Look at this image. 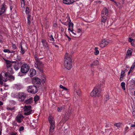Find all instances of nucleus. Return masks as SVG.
Returning a JSON list of instances; mask_svg holds the SVG:
<instances>
[{"label": "nucleus", "mask_w": 135, "mask_h": 135, "mask_svg": "<svg viewBox=\"0 0 135 135\" xmlns=\"http://www.w3.org/2000/svg\"><path fill=\"white\" fill-rule=\"evenodd\" d=\"M53 45H54V46H55V47H56V48H59V46H58L57 45H56V44H53Z\"/></svg>", "instance_id": "obj_53"}, {"label": "nucleus", "mask_w": 135, "mask_h": 135, "mask_svg": "<svg viewBox=\"0 0 135 135\" xmlns=\"http://www.w3.org/2000/svg\"><path fill=\"white\" fill-rule=\"evenodd\" d=\"M68 19H70V21L69 22V28L68 29V30L69 32H70V31L72 30L71 29H73V24L71 22V20L70 19V17H69L68 18Z\"/></svg>", "instance_id": "obj_21"}, {"label": "nucleus", "mask_w": 135, "mask_h": 135, "mask_svg": "<svg viewBox=\"0 0 135 135\" xmlns=\"http://www.w3.org/2000/svg\"><path fill=\"white\" fill-rule=\"evenodd\" d=\"M47 38L48 41L49 42L52 44L54 43L55 39L52 35L51 34L50 35H49Z\"/></svg>", "instance_id": "obj_20"}, {"label": "nucleus", "mask_w": 135, "mask_h": 135, "mask_svg": "<svg viewBox=\"0 0 135 135\" xmlns=\"http://www.w3.org/2000/svg\"><path fill=\"white\" fill-rule=\"evenodd\" d=\"M15 52V51H10V53H14Z\"/></svg>", "instance_id": "obj_63"}, {"label": "nucleus", "mask_w": 135, "mask_h": 135, "mask_svg": "<svg viewBox=\"0 0 135 135\" xmlns=\"http://www.w3.org/2000/svg\"><path fill=\"white\" fill-rule=\"evenodd\" d=\"M121 124L119 123H116L114 124V126L118 127H119L120 126Z\"/></svg>", "instance_id": "obj_42"}, {"label": "nucleus", "mask_w": 135, "mask_h": 135, "mask_svg": "<svg viewBox=\"0 0 135 135\" xmlns=\"http://www.w3.org/2000/svg\"><path fill=\"white\" fill-rule=\"evenodd\" d=\"M133 70V69H131V68H130L128 72V74L129 75L130 74V73L132 72V71Z\"/></svg>", "instance_id": "obj_50"}, {"label": "nucleus", "mask_w": 135, "mask_h": 135, "mask_svg": "<svg viewBox=\"0 0 135 135\" xmlns=\"http://www.w3.org/2000/svg\"><path fill=\"white\" fill-rule=\"evenodd\" d=\"M108 43L109 42L107 40L105 39H103L99 42L98 45L100 47L103 48L107 45Z\"/></svg>", "instance_id": "obj_14"}, {"label": "nucleus", "mask_w": 135, "mask_h": 135, "mask_svg": "<svg viewBox=\"0 0 135 135\" xmlns=\"http://www.w3.org/2000/svg\"><path fill=\"white\" fill-rule=\"evenodd\" d=\"M25 2H21V6L22 7H24L25 6Z\"/></svg>", "instance_id": "obj_44"}, {"label": "nucleus", "mask_w": 135, "mask_h": 135, "mask_svg": "<svg viewBox=\"0 0 135 135\" xmlns=\"http://www.w3.org/2000/svg\"><path fill=\"white\" fill-rule=\"evenodd\" d=\"M12 124L14 126L16 127H17V126H18V124H17V122L16 121H14L12 122Z\"/></svg>", "instance_id": "obj_43"}, {"label": "nucleus", "mask_w": 135, "mask_h": 135, "mask_svg": "<svg viewBox=\"0 0 135 135\" xmlns=\"http://www.w3.org/2000/svg\"><path fill=\"white\" fill-rule=\"evenodd\" d=\"M44 66V64L39 60L36 61V63H35V66L36 68H38L40 71H42V68Z\"/></svg>", "instance_id": "obj_10"}, {"label": "nucleus", "mask_w": 135, "mask_h": 135, "mask_svg": "<svg viewBox=\"0 0 135 135\" xmlns=\"http://www.w3.org/2000/svg\"><path fill=\"white\" fill-rule=\"evenodd\" d=\"M64 65L65 68L67 69L70 70L72 68V60L70 57L68 56V53H66L65 56Z\"/></svg>", "instance_id": "obj_2"}, {"label": "nucleus", "mask_w": 135, "mask_h": 135, "mask_svg": "<svg viewBox=\"0 0 135 135\" xmlns=\"http://www.w3.org/2000/svg\"><path fill=\"white\" fill-rule=\"evenodd\" d=\"M39 99V97L36 95L34 97V100L35 103H36L37 101Z\"/></svg>", "instance_id": "obj_33"}, {"label": "nucleus", "mask_w": 135, "mask_h": 135, "mask_svg": "<svg viewBox=\"0 0 135 135\" xmlns=\"http://www.w3.org/2000/svg\"><path fill=\"white\" fill-rule=\"evenodd\" d=\"M64 28L62 27L61 28V30L62 32H64Z\"/></svg>", "instance_id": "obj_52"}, {"label": "nucleus", "mask_w": 135, "mask_h": 135, "mask_svg": "<svg viewBox=\"0 0 135 135\" xmlns=\"http://www.w3.org/2000/svg\"><path fill=\"white\" fill-rule=\"evenodd\" d=\"M28 74L30 77H32L36 74V71L33 69H31L29 71Z\"/></svg>", "instance_id": "obj_17"}, {"label": "nucleus", "mask_w": 135, "mask_h": 135, "mask_svg": "<svg viewBox=\"0 0 135 135\" xmlns=\"http://www.w3.org/2000/svg\"><path fill=\"white\" fill-rule=\"evenodd\" d=\"M108 10L106 8H104L102 11L101 15L108 16Z\"/></svg>", "instance_id": "obj_19"}, {"label": "nucleus", "mask_w": 135, "mask_h": 135, "mask_svg": "<svg viewBox=\"0 0 135 135\" xmlns=\"http://www.w3.org/2000/svg\"><path fill=\"white\" fill-rule=\"evenodd\" d=\"M132 114L133 116H134L135 117V111H133L132 112Z\"/></svg>", "instance_id": "obj_58"}, {"label": "nucleus", "mask_w": 135, "mask_h": 135, "mask_svg": "<svg viewBox=\"0 0 135 135\" xmlns=\"http://www.w3.org/2000/svg\"><path fill=\"white\" fill-rule=\"evenodd\" d=\"M17 59L19 61H20L21 60V58L20 57H18L17 58Z\"/></svg>", "instance_id": "obj_57"}, {"label": "nucleus", "mask_w": 135, "mask_h": 135, "mask_svg": "<svg viewBox=\"0 0 135 135\" xmlns=\"http://www.w3.org/2000/svg\"><path fill=\"white\" fill-rule=\"evenodd\" d=\"M33 101V98H31L29 99L26 100L25 101V102L26 104H30L32 103Z\"/></svg>", "instance_id": "obj_25"}, {"label": "nucleus", "mask_w": 135, "mask_h": 135, "mask_svg": "<svg viewBox=\"0 0 135 135\" xmlns=\"http://www.w3.org/2000/svg\"><path fill=\"white\" fill-rule=\"evenodd\" d=\"M24 118V117L22 114H18L16 117V119L17 122L18 123H20Z\"/></svg>", "instance_id": "obj_16"}, {"label": "nucleus", "mask_w": 135, "mask_h": 135, "mask_svg": "<svg viewBox=\"0 0 135 135\" xmlns=\"http://www.w3.org/2000/svg\"><path fill=\"white\" fill-rule=\"evenodd\" d=\"M100 85L95 87L90 93V96L94 97H99L101 95Z\"/></svg>", "instance_id": "obj_3"}, {"label": "nucleus", "mask_w": 135, "mask_h": 135, "mask_svg": "<svg viewBox=\"0 0 135 135\" xmlns=\"http://www.w3.org/2000/svg\"><path fill=\"white\" fill-rule=\"evenodd\" d=\"M27 91L29 93L35 94L37 92V89L36 86H30L27 88Z\"/></svg>", "instance_id": "obj_7"}, {"label": "nucleus", "mask_w": 135, "mask_h": 135, "mask_svg": "<svg viewBox=\"0 0 135 135\" xmlns=\"http://www.w3.org/2000/svg\"><path fill=\"white\" fill-rule=\"evenodd\" d=\"M126 71V69L124 71H122L120 74V77L119 78V80L120 81L123 80V77L124 76V73Z\"/></svg>", "instance_id": "obj_24"}, {"label": "nucleus", "mask_w": 135, "mask_h": 135, "mask_svg": "<svg viewBox=\"0 0 135 135\" xmlns=\"http://www.w3.org/2000/svg\"><path fill=\"white\" fill-rule=\"evenodd\" d=\"M3 51L4 52H8V53H10V51L8 49H4L3 50Z\"/></svg>", "instance_id": "obj_39"}, {"label": "nucleus", "mask_w": 135, "mask_h": 135, "mask_svg": "<svg viewBox=\"0 0 135 135\" xmlns=\"http://www.w3.org/2000/svg\"><path fill=\"white\" fill-rule=\"evenodd\" d=\"M63 3L65 4H70L74 2L73 0H63Z\"/></svg>", "instance_id": "obj_23"}, {"label": "nucleus", "mask_w": 135, "mask_h": 135, "mask_svg": "<svg viewBox=\"0 0 135 135\" xmlns=\"http://www.w3.org/2000/svg\"><path fill=\"white\" fill-rule=\"evenodd\" d=\"M73 29L70 30V31L71 32V33H72V34H73L74 35L73 36L74 37H77V36H76L77 34L76 33H74V32H73Z\"/></svg>", "instance_id": "obj_35"}, {"label": "nucleus", "mask_w": 135, "mask_h": 135, "mask_svg": "<svg viewBox=\"0 0 135 135\" xmlns=\"http://www.w3.org/2000/svg\"><path fill=\"white\" fill-rule=\"evenodd\" d=\"M31 16L29 15H28L27 16V23L28 25H30L31 23Z\"/></svg>", "instance_id": "obj_28"}, {"label": "nucleus", "mask_w": 135, "mask_h": 135, "mask_svg": "<svg viewBox=\"0 0 135 135\" xmlns=\"http://www.w3.org/2000/svg\"><path fill=\"white\" fill-rule=\"evenodd\" d=\"M7 109L8 110H10L12 111H13L15 110V108L14 107L13 108H10L8 107L7 108Z\"/></svg>", "instance_id": "obj_37"}, {"label": "nucleus", "mask_w": 135, "mask_h": 135, "mask_svg": "<svg viewBox=\"0 0 135 135\" xmlns=\"http://www.w3.org/2000/svg\"><path fill=\"white\" fill-rule=\"evenodd\" d=\"M35 59L36 61L38 60L39 59L38 58V56L37 54H36L34 55Z\"/></svg>", "instance_id": "obj_41"}, {"label": "nucleus", "mask_w": 135, "mask_h": 135, "mask_svg": "<svg viewBox=\"0 0 135 135\" xmlns=\"http://www.w3.org/2000/svg\"><path fill=\"white\" fill-rule=\"evenodd\" d=\"M70 115V114L68 113L67 112H66L65 116V119L66 121L68 120L69 118Z\"/></svg>", "instance_id": "obj_27"}, {"label": "nucleus", "mask_w": 135, "mask_h": 135, "mask_svg": "<svg viewBox=\"0 0 135 135\" xmlns=\"http://www.w3.org/2000/svg\"><path fill=\"white\" fill-rule=\"evenodd\" d=\"M114 4L115 5L117 6H118L117 5V2L115 1H114Z\"/></svg>", "instance_id": "obj_61"}, {"label": "nucleus", "mask_w": 135, "mask_h": 135, "mask_svg": "<svg viewBox=\"0 0 135 135\" xmlns=\"http://www.w3.org/2000/svg\"><path fill=\"white\" fill-rule=\"evenodd\" d=\"M131 45L133 46H135V43H134V41H133L131 42Z\"/></svg>", "instance_id": "obj_48"}, {"label": "nucleus", "mask_w": 135, "mask_h": 135, "mask_svg": "<svg viewBox=\"0 0 135 135\" xmlns=\"http://www.w3.org/2000/svg\"><path fill=\"white\" fill-rule=\"evenodd\" d=\"M68 38L69 41H70L71 40V38H70L69 36L68 37Z\"/></svg>", "instance_id": "obj_59"}, {"label": "nucleus", "mask_w": 135, "mask_h": 135, "mask_svg": "<svg viewBox=\"0 0 135 135\" xmlns=\"http://www.w3.org/2000/svg\"><path fill=\"white\" fill-rule=\"evenodd\" d=\"M21 50L20 51V52L22 54H23L25 53V51L23 48L22 47V46H21Z\"/></svg>", "instance_id": "obj_34"}, {"label": "nucleus", "mask_w": 135, "mask_h": 135, "mask_svg": "<svg viewBox=\"0 0 135 135\" xmlns=\"http://www.w3.org/2000/svg\"><path fill=\"white\" fill-rule=\"evenodd\" d=\"M41 42L43 48L46 49V52H48L49 50L50 47L46 40L44 39H42L41 40Z\"/></svg>", "instance_id": "obj_11"}, {"label": "nucleus", "mask_w": 135, "mask_h": 135, "mask_svg": "<svg viewBox=\"0 0 135 135\" xmlns=\"http://www.w3.org/2000/svg\"><path fill=\"white\" fill-rule=\"evenodd\" d=\"M98 48L97 47H95V51L94 53L95 55H97L99 53V51L98 50Z\"/></svg>", "instance_id": "obj_30"}, {"label": "nucleus", "mask_w": 135, "mask_h": 135, "mask_svg": "<svg viewBox=\"0 0 135 135\" xmlns=\"http://www.w3.org/2000/svg\"><path fill=\"white\" fill-rule=\"evenodd\" d=\"M31 106L30 105H25L23 108L24 111L25 112L24 115H28L31 114L32 112V110L31 109Z\"/></svg>", "instance_id": "obj_5"}, {"label": "nucleus", "mask_w": 135, "mask_h": 135, "mask_svg": "<svg viewBox=\"0 0 135 135\" xmlns=\"http://www.w3.org/2000/svg\"><path fill=\"white\" fill-rule=\"evenodd\" d=\"M17 96L18 97L19 101L23 102L24 100L26 98L27 95L25 93L20 92L18 93Z\"/></svg>", "instance_id": "obj_9"}, {"label": "nucleus", "mask_w": 135, "mask_h": 135, "mask_svg": "<svg viewBox=\"0 0 135 135\" xmlns=\"http://www.w3.org/2000/svg\"><path fill=\"white\" fill-rule=\"evenodd\" d=\"M102 18H101V22L105 23L106 21L107 18V16L101 15Z\"/></svg>", "instance_id": "obj_26"}, {"label": "nucleus", "mask_w": 135, "mask_h": 135, "mask_svg": "<svg viewBox=\"0 0 135 135\" xmlns=\"http://www.w3.org/2000/svg\"><path fill=\"white\" fill-rule=\"evenodd\" d=\"M73 88L74 90V93L77 94L79 96L81 94L80 89L79 88V86L76 83H75L73 85Z\"/></svg>", "instance_id": "obj_12"}, {"label": "nucleus", "mask_w": 135, "mask_h": 135, "mask_svg": "<svg viewBox=\"0 0 135 135\" xmlns=\"http://www.w3.org/2000/svg\"><path fill=\"white\" fill-rule=\"evenodd\" d=\"M17 133H14L13 132V133H12L10 135H17Z\"/></svg>", "instance_id": "obj_55"}, {"label": "nucleus", "mask_w": 135, "mask_h": 135, "mask_svg": "<svg viewBox=\"0 0 135 135\" xmlns=\"http://www.w3.org/2000/svg\"><path fill=\"white\" fill-rule=\"evenodd\" d=\"M21 2H25V0H21Z\"/></svg>", "instance_id": "obj_64"}, {"label": "nucleus", "mask_w": 135, "mask_h": 135, "mask_svg": "<svg viewBox=\"0 0 135 135\" xmlns=\"http://www.w3.org/2000/svg\"><path fill=\"white\" fill-rule=\"evenodd\" d=\"M60 88H62L64 90H68V89L67 88H66L64 86H63L62 85H60Z\"/></svg>", "instance_id": "obj_40"}, {"label": "nucleus", "mask_w": 135, "mask_h": 135, "mask_svg": "<svg viewBox=\"0 0 135 135\" xmlns=\"http://www.w3.org/2000/svg\"><path fill=\"white\" fill-rule=\"evenodd\" d=\"M132 52L129 49L127 51V53L126 55V57L129 56L130 57L132 55Z\"/></svg>", "instance_id": "obj_29"}, {"label": "nucleus", "mask_w": 135, "mask_h": 135, "mask_svg": "<svg viewBox=\"0 0 135 135\" xmlns=\"http://www.w3.org/2000/svg\"><path fill=\"white\" fill-rule=\"evenodd\" d=\"M63 108L62 107H59L57 108V111L58 112H60L61 110Z\"/></svg>", "instance_id": "obj_38"}, {"label": "nucleus", "mask_w": 135, "mask_h": 135, "mask_svg": "<svg viewBox=\"0 0 135 135\" xmlns=\"http://www.w3.org/2000/svg\"><path fill=\"white\" fill-rule=\"evenodd\" d=\"M25 12L26 13L27 15H29L30 12V11L29 8L28 7H26Z\"/></svg>", "instance_id": "obj_32"}, {"label": "nucleus", "mask_w": 135, "mask_h": 135, "mask_svg": "<svg viewBox=\"0 0 135 135\" xmlns=\"http://www.w3.org/2000/svg\"><path fill=\"white\" fill-rule=\"evenodd\" d=\"M7 8V6L5 4L3 3L1 5L0 8V16L5 14Z\"/></svg>", "instance_id": "obj_13"}, {"label": "nucleus", "mask_w": 135, "mask_h": 135, "mask_svg": "<svg viewBox=\"0 0 135 135\" xmlns=\"http://www.w3.org/2000/svg\"><path fill=\"white\" fill-rule=\"evenodd\" d=\"M32 82L34 85L40 84L41 83V80L39 78L35 77L32 78Z\"/></svg>", "instance_id": "obj_15"}, {"label": "nucleus", "mask_w": 135, "mask_h": 135, "mask_svg": "<svg viewBox=\"0 0 135 135\" xmlns=\"http://www.w3.org/2000/svg\"><path fill=\"white\" fill-rule=\"evenodd\" d=\"M131 127H135V125H134V124H131Z\"/></svg>", "instance_id": "obj_54"}, {"label": "nucleus", "mask_w": 135, "mask_h": 135, "mask_svg": "<svg viewBox=\"0 0 135 135\" xmlns=\"http://www.w3.org/2000/svg\"><path fill=\"white\" fill-rule=\"evenodd\" d=\"M5 75L3 74V75L2 74V72L1 73V75H0V84L2 85L3 84V81H4V82H6L7 80H9L10 81H13L14 80H11V79H10L11 78L9 77H10V76H8V77H7V76H5V77H4L5 76Z\"/></svg>", "instance_id": "obj_6"}, {"label": "nucleus", "mask_w": 135, "mask_h": 135, "mask_svg": "<svg viewBox=\"0 0 135 135\" xmlns=\"http://www.w3.org/2000/svg\"><path fill=\"white\" fill-rule=\"evenodd\" d=\"M48 121L50 124L49 132H52L55 128V121L54 117L51 115H49L48 117Z\"/></svg>", "instance_id": "obj_4"}, {"label": "nucleus", "mask_w": 135, "mask_h": 135, "mask_svg": "<svg viewBox=\"0 0 135 135\" xmlns=\"http://www.w3.org/2000/svg\"><path fill=\"white\" fill-rule=\"evenodd\" d=\"M12 48L13 49L15 50L17 48V47L15 45H13L12 46Z\"/></svg>", "instance_id": "obj_47"}, {"label": "nucleus", "mask_w": 135, "mask_h": 135, "mask_svg": "<svg viewBox=\"0 0 135 135\" xmlns=\"http://www.w3.org/2000/svg\"><path fill=\"white\" fill-rule=\"evenodd\" d=\"M129 128L128 127H126L125 128V130H127Z\"/></svg>", "instance_id": "obj_62"}, {"label": "nucleus", "mask_w": 135, "mask_h": 135, "mask_svg": "<svg viewBox=\"0 0 135 135\" xmlns=\"http://www.w3.org/2000/svg\"><path fill=\"white\" fill-rule=\"evenodd\" d=\"M128 41L131 43L133 41H134V40L131 38H128Z\"/></svg>", "instance_id": "obj_45"}, {"label": "nucleus", "mask_w": 135, "mask_h": 135, "mask_svg": "<svg viewBox=\"0 0 135 135\" xmlns=\"http://www.w3.org/2000/svg\"><path fill=\"white\" fill-rule=\"evenodd\" d=\"M99 64L98 61V60H95L90 65V67L91 68H94V66H96Z\"/></svg>", "instance_id": "obj_22"}, {"label": "nucleus", "mask_w": 135, "mask_h": 135, "mask_svg": "<svg viewBox=\"0 0 135 135\" xmlns=\"http://www.w3.org/2000/svg\"><path fill=\"white\" fill-rule=\"evenodd\" d=\"M45 80L46 78L44 77V79H42V83L43 84H44L45 83Z\"/></svg>", "instance_id": "obj_49"}, {"label": "nucleus", "mask_w": 135, "mask_h": 135, "mask_svg": "<svg viewBox=\"0 0 135 135\" xmlns=\"http://www.w3.org/2000/svg\"><path fill=\"white\" fill-rule=\"evenodd\" d=\"M109 99V97L108 96H107L106 97L105 100L107 101Z\"/></svg>", "instance_id": "obj_56"}, {"label": "nucleus", "mask_w": 135, "mask_h": 135, "mask_svg": "<svg viewBox=\"0 0 135 135\" xmlns=\"http://www.w3.org/2000/svg\"><path fill=\"white\" fill-rule=\"evenodd\" d=\"M81 30L80 28H79L78 30V33H79L81 32Z\"/></svg>", "instance_id": "obj_51"}, {"label": "nucleus", "mask_w": 135, "mask_h": 135, "mask_svg": "<svg viewBox=\"0 0 135 135\" xmlns=\"http://www.w3.org/2000/svg\"><path fill=\"white\" fill-rule=\"evenodd\" d=\"M5 62L6 64V67L7 68V72H6L4 71L2 72V74L5 75V76L8 77L10 76L9 78H11V80H14L15 78L12 74L14 73V72L12 68V65L14 63V61H11L9 60H5ZM4 77H5V76Z\"/></svg>", "instance_id": "obj_1"}, {"label": "nucleus", "mask_w": 135, "mask_h": 135, "mask_svg": "<svg viewBox=\"0 0 135 135\" xmlns=\"http://www.w3.org/2000/svg\"><path fill=\"white\" fill-rule=\"evenodd\" d=\"M3 103L1 101H0V106L3 105Z\"/></svg>", "instance_id": "obj_60"}, {"label": "nucleus", "mask_w": 135, "mask_h": 135, "mask_svg": "<svg viewBox=\"0 0 135 135\" xmlns=\"http://www.w3.org/2000/svg\"><path fill=\"white\" fill-rule=\"evenodd\" d=\"M121 85L122 86V89L124 90H126V88L125 87V83L124 82H122L121 84Z\"/></svg>", "instance_id": "obj_31"}, {"label": "nucleus", "mask_w": 135, "mask_h": 135, "mask_svg": "<svg viewBox=\"0 0 135 135\" xmlns=\"http://www.w3.org/2000/svg\"><path fill=\"white\" fill-rule=\"evenodd\" d=\"M30 69L29 66L26 64L23 65L21 67V71L23 74L26 73Z\"/></svg>", "instance_id": "obj_8"}, {"label": "nucleus", "mask_w": 135, "mask_h": 135, "mask_svg": "<svg viewBox=\"0 0 135 135\" xmlns=\"http://www.w3.org/2000/svg\"><path fill=\"white\" fill-rule=\"evenodd\" d=\"M24 129V127H21L19 129V130L20 131H22Z\"/></svg>", "instance_id": "obj_46"}, {"label": "nucleus", "mask_w": 135, "mask_h": 135, "mask_svg": "<svg viewBox=\"0 0 135 135\" xmlns=\"http://www.w3.org/2000/svg\"><path fill=\"white\" fill-rule=\"evenodd\" d=\"M21 63V62H15L14 64L13 65V67L14 69L16 71L18 70L21 67L20 64Z\"/></svg>", "instance_id": "obj_18"}, {"label": "nucleus", "mask_w": 135, "mask_h": 135, "mask_svg": "<svg viewBox=\"0 0 135 135\" xmlns=\"http://www.w3.org/2000/svg\"><path fill=\"white\" fill-rule=\"evenodd\" d=\"M73 112V110L71 108H69L67 112L68 113H69L71 114V113Z\"/></svg>", "instance_id": "obj_36"}]
</instances>
